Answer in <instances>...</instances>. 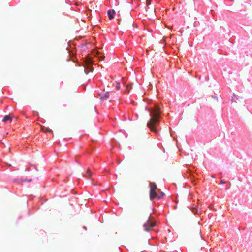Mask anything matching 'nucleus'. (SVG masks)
Masks as SVG:
<instances>
[{
    "instance_id": "obj_17",
    "label": "nucleus",
    "mask_w": 252,
    "mask_h": 252,
    "mask_svg": "<svg viewBox=\"0 0 252 252\" xmlns=\"http://www.w3.org/2000/svg\"><path fill=\"white\" fill-rule=\"evenodd\" d=\"M233 96H234V98H236V99H238V98H237V95H236V94H234V95H233Z\"/></svg>"
},
{
    "instance_id": "obj_11",
    "label": "nucleus",
    "mask_w": 252,
    "mask_h": 252,
    "mask_svg": "<svg viewBox=\"0 0 252 252\" xmlns=\"http://www.w3.org/2000/svg\"><path fill=\"white\" fill-rule=\"evenodd\" d=\"M164 195L165 194L162 192H161L159 195L157 193V196H156V198L161 199Z\"/></svg>"
},
{
    "instance_id": "obj_3",
    "label": "nucleus",
    "mask_w": 252,
    "mask_h": 252,
    "mask_svg": "<svg viewBox=\"0 0 252 252\" xmlns=\"http://www.w3.org/2000/svg\"><path fill=\"white\" fill-rule=\"evenodd\" d=\"M83 66L84 67V72L86 75L88 74L90 72H93L94 70L92 61L91 59L85 60Z\"/></svg>"
},
{
    "instance_id": "obj_9",
    "label": "nucleus",
    "mask_w": 252,
    "mask_h": 252,
    "mask_svg": "<svg viewBox=\"0 0 252 252\" xmlns=\"http://www.w3.org/2000/svg\"><path fill=\"white\" fill-rule=\"evenodd\" d=\"M12 117H11L10 115H7L4 116L2 122H7V121H9L10 122L12 121Z\"/></svg>"
},
{
    "instance_id": "obj_4",
    "label": "nucleus",
    "mask_w": 252,
    "mask_h": 252,
    "mask_svg": "<svg viewBox=\"0 0 252 252\" xmlns=\"http://www.w3.org/2000/svg\"><path fill=\"white\" fill-rule=\"evenodd\" d=\"M32 178H24L22 177H17L16 178H12L10 179V182L12 183H16L18 184H21L24 182H31Z\"/></svg>"
},
{
    "instance_id": "obj_8",
    "label": "nucleus",
    "mask_w": 252,
    "mask_h": 252,
    "mask_svg": "<svg viewBox=\"0 0 252 252\" xmlns=\"http://www.w3.org/2000/svg\"><path fill=\"white\" fill-rule=\"evenodd\" d=\"M109 97V92H107L102 94H100V99L102 100H105Z\"/></svg>"
},
{
    "instance_id": "obj_10",
    "label": "nucleus",
    "mask_w": 252,
    "mask_h": 252,
    "mask_svg": "<svg viewBox=\"0 0 252 252\" xmlns=\"http://www.w3.org/2000/svg\"><path fill=\"white\" fill-rule=\"evenodd\" d=\"M92 175V172L91 171V169L90 168H88L86 172L85 173L84 176L85 177L87 178L88 179H90L91 176Z\"/></svg>"
},
{
    "instance_id": "obj_12",
    "label": "nucleus",
    "mask_w": 252,
    "mask_h": 252,
    "mask_svg": "<svg viewBox=\"0 0 252 252\" xmlns=\"http://www.w3.org/2000/svg\"><path fill=\"white\" fill-rule=\"evenodd\" d=\"M31 168H33V169H35V170H37V168L34 166H32V167H27L26 169H25V171H29L31 169Z\"/></svg>"
},
{
    "instance_id": "obj_6",
    "label": "nucleus",
    "mask_w": 252,
    "mask_h": 252,
    "mask_svg": "<svg viewBox=\"0 0 252 252\" xmlns=\"http://www.w3.org/2000/svg\"><path fill=\"white\" fill-rule=\"evenodd\" d=\"M90 45L87 43L86 42H83L82 43H80L79 44H77L76 43L75 44V48L77 46L78 48H80L81 50L85 51L88 48V46Z\"/></svg>"
},
{
    "instance_id": "obj_2",
    "label": "nucleus",
    "mask_w": 252,
    "mask_h": 252,
    "mask_svg": "<svg viewBox=\"0 0 252 252\" xmlns=\"http://www.w3.org/2000/svg\"><path fill=\"white\" fill-rule=\"evenodd\" d=\"M156 225V220L150 216L147 222L143 224L144 229L147 232H149L151 229L155 227Z\"/></svg>"
},
{
    "instance_id": "obj_7",
    "label": "nucleus",
    "mask_w": 252,
    "mask_h": 252,
    "mask_svg": "<svg viewBox=\"0 0 252 252\" xmlns=\"http://www.w3.org/2000/svg\"><path fill=\"white\" fill-rule=\"evenodd\" d=\"M115 14L116 12L114 9H110L107 11V15L110 20L114 18Z\"/></svg>"
},
{
    "instance_id": "obj_15",
    "label": "nucleus",
    "mask_w": 252,
    "mask_h": 252,
    "mask_svg": "<svg viewBox=\"0 0 252 252\" xmlns=\"http://www.w3.org/2000/svg\"><path fill=\"white\" fill-rule=\"evenodd\" d=\"M225 183H226V181L221 180L219 184H225Z\"/></svg>"
},
{
    "instance_id": "obj_16",
    "label": "nucleus",
    "mask_w": 252,
    "mask_h": 252,
    "mask_svg": "<svg viewBox=\"0 0 252 252\" xmlns=\"http://www.w3.org/2000/svg\"><path fill=\"white\" fill-rule=\"evenodd\" d=\"M212 97L214 99H216L217 100H218V98L216 96H212Z\"/></svg>"
},
{
    "instance_id": "obj_20",
    "label": "nucleus",
    "mask_w": 252,
    "mask_h": 252,
    "mask_svg": "<svg viewBox=\"0 0 252 252\" xmlns=\"http://www.w3.org/2000/svg\"><path fill=\"white\" fill-rule=\"evenodd\" d=\"M83 228H84V229H85V230H86V229H87V228H86V226H83Z\"/></svg>"
},
{
    "instance_id": "obj_13",
    "label": "nucleus",
    "mask_w": 252,
    "mask_h": 252,
    "mask_svg": "<svg viewBox=\"0 0 252 252\" xmlns=\"http://www.w3.org/2000/svg\"><path fill=\"white\" fill-rule=\"evenodd\" d=\"M138 115L137 114H135L133 115L132 117V119L133 120H136L138 119Z\"/></svg>"
},
{
    "instance_id": "obj_21",
    "label": "nucleus",
    "mask_w": 252,
    "mask_h": 252,
    "mask_svg": "<svg viewBox=\"0 0 252 252\" xmlns=\"http://www.w3.org/2000/svg\"><path fill=\"white\" fill-rule=\"evenodd\" d=\"M8 166H9V167L11 166V165H10V164H8Z\"/></svg>"
},
{
    "instance_id": "obj_19",
    "label": "nucleus",
    "mask_w": 252,
    "mask_h": 252,
    "mask_svg": "<svg viewBox=\"0 0 252 252\" xmlns=\"http://www.w3.org/2000/svg\"><path fill=\"white\" fill-rule=\"evenodd\" d=\"M229 187H225V189L226 190H228L229 189Z\"/></svg>"
},
{
    "instance_id": "obj_5",
    "label": "nucleus",
    "mask_w": 252,
    "mask_h": 252,
    "mask_svg": "<svg viewBox=\"0 0 252 252\" xmlns=\"http://www.w3.org/2000/svg\"><path fill=\"white\" fill-rule=\"evenodd\" d=\"M157 185L154 182L150 183V197L151 200L156 198L157 196V192L156 191Z\"/></svg>"
},
{
    "instance_id": "obj_18",
    "label": "nucleus",
    "mask_w": 252,
    "mask_h": 252,
    "mask_svg": "<svg viewBox=\"0 0 252 252\" xmlns=\"http://www.w3.org/2000/svg\"><path fill=\"white\" fill-rule=\"evenodd\" d=\"M48 131L51 133H52V131L49 129H48Z\"/></svg>"
},
{
    "instance_id": "obj_1",
    "label": "nucleus",
    "mask_w": 252,
    "mask_h": 252,
    "mask_svg": "<svg viewBox=\"0 0 252 252\" xmlns=\"http://www.w3.org/2000/svg\"><path fill=\"white\" fill-rule=\"evenodd\" d=\"M150 114L151 118L147 123L148 127L151 132H153L156 136H158L159 134L158 125L161 119L160 106L158 104L155 103L153 108L150 110Z\"/></svg>"
},
{
    "instance_id": "obj_14",
    "label": "nucleus",
    "mask_w": 252,
    "mask_h": 252,
    "mask_svg": "<svg viewBox=\"0 0 252 252\" xmlns=\"http://www.w3.org/2000/svg\"><path fill=\"white\" fill-rule=\"evenodd\" d=\"M120 87H121L120 83L117 82L116 83V88L117 90H119L120 89Z\"/></svg>"
}]
</instances>
